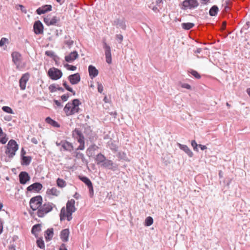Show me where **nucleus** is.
<instances>
[{"instance_id": "603ef678", "label": "nucleus", "mask_w": 250, "mask_h": 250, "mask_svg": "<svg viewBox=\"0 0 250 250\" xmlns=\"http://www.w3.org/2000/svg\"><path fill=\"white\" fill-rule=\"evenodd\" d=\"M116 39L118 41L119 43H121L123 40V36L121 34H117L115 36Z\"/></svg>"}, {"instance_id": "72a5a7b5", "label": "nucleus", "mask_w": 250, "mask_h": 250, "mask_svg": "<svg viewBox=\"0 0 250 250\" xmlns=\"http://www.w3.org/2000/svg\"><path fill=\"white\" fill-rule=\"evenodd\" d=\"M79 178L83 182L87 187L92 184L90 180L86 176H79Z\"/></svg>"}, {"instance_id": "0e129e2a", "label": "nucleus", "mask_w": 250, "mask_h": 250, "mask_svg": "<svg viewBox=\"0 0 250 250\" xmlns=\"http://www.w3.org/2000/svg\"><path fill=\"white\" fill-rule=\"evenodd\" d=\"M153 1H155L156 5L158 7H160L161 4L163 3L162 0H153Z\"/></svg>"}, {"instance_id": "2f4dec72", "label": "nucleus", "mask_w": 250, "mask_h": 250, "mask_svg": "<svg viewBox=\"0 0 250 250\" xmlns=\"http://www.w3.org/2000/svg\"><path fill=\"white\" fill-rule=\"evenodd\" d=\"M59 193V191H58V189L55 187H53L50 189H48L46 191L47 194L54 195L56 196H58Z\"/></svg>"}, {"instance_id": "4d7b16f0", "label": "nucleus", "mask_w": 250, "mask_h": 250, "mask_svg": "<svg viewBox=\"0 0 250 250\" xmlns=\"http://www.w3.org/2000/svg\"><path fill=\"white\" fill-rule=\"evenodd\" d=\"M51 21V19L50 18V17H49V16H47V17L44 18L43 21H44V23L48 26L50 25V24L49 23V22H50L49 21Z\"/></svg>"}, {"instance_id": "ea45409f", "label": "nucleus", "mask_w": 250, "mask_h": 250, "mask_svg": "<svg viewBox=\"0 0 250 250\" xmlns=\"http://www.w3.org/2000/svg\"><path fill=\"white\" fill-rule=\"evenodd\" d=\"M60 18H58L56 16H54L52 19H51L50 21H49V23L50 25H57L59 26L58 22L60 21Z\"/></svg>"}, {"instance_id": "5fc2aeb1", "label": "nucleus", "mask_w": 250, "mask_h": 250, "mask_svg": "<svg viewBox=\"0 0 250 250\" xmlns=\"http://www.w3.org/2000/svg\"><path fill=\"white\" fill-rule=\"evenodd\" d=\"M80 145L78 147V148L76 149V151L78 150H83L84 149V141L82 142L81 143H79Z\"/></svg>"}, {"instance_id": "de8ad7c7", "label": "nucleus", "mask_w": 250, "mask_h": 250, "mask_svg": "<svg viewBox=\"0 0 250 250\" xmlns=\"http://www.w3.org/2000/svg\"><path fill=\"white\" fill-rule=\"evenodd\" d=\"M117 156L120 159L123 160H125L126 157V154L125 152L121 151L118 152Z\"/></svg>"}, {"instance_id": "7c9ffc66", "label": "nucleus", "mask_w": 250, "mask_h": 250, "mask_svg": "<svg viewBox=\"0 0 250 250\" xmlns=\"http://www.w3.org/2000/svg\"><path fill=\"white\" fill-rule=\"evenodd\" d=\"M64 43L69 48H70L73 45L74 41L71 40L70 36H65L64 37Z\"/></svg>"}, {"instance_id": "a19ab883", "label": "nucleus", "mask_w": 250, "mask_h": 250, "mask_svg": "<svg viewBox=\"0 0 250 250\" xmlns=\"http://www.w3.org/2000/svg\"><path fill=\"white\" fill-rule=\"evenodd\" d=\"M62 85L67 90L71 92L73 95L76 94L75 91L67 84L66 81H63Z\"/></svg>"}, {"instance_id": "a18cd8bd", "label": "nucleus", "mask_w": 250, "mask_h": 250, "mask_svg": "<svg viewBox=\"0 0 250 250\" xmlns=\"http://www.w3.org/2000/svg\"><path fill=\"white\" fill-rule=\"evenodd\" d=\"M64 66L66 68V69L68 70H71V71H75L77 69V67L76 66H74V65H70V64H69L68 63H66L64 65Z\"/></svg>"}, {"instance_id": "e433bc0d", "label": "nucleus", "mask_w": 250, "mask_h": 250, "mask_svg": "<svg viewBox=\"0 0 250 250\" xmlns=\"http://www.w3.org/2000/svg\"><path fill=\"white\" fill-rule=\"evenodd\" d=\"M37 246L40 249H43L45 248L44 243L42 238H38L36 241Z\"/></svg>"}, {"instance_id": "6ab92c4d", "label": "nucleus", "mask_w": 250, "mask_h": 250, "mask_svg": "<svg viewBox=\"0 0 250 250\" xmlns=\"http://www.w3.org/2000/svg\"><path fill=\"white\" fill-rule=\"evenodd\" d=\"M52 10V6L51 5H44L36 10V13L38 15L43 14L47 12Z\"/></svg>"}, {"instance_id": "49530a36", "label": "nucleus", "mask_w": 250, "mask_h": 250, "mask_svg": "<svg viewBox=\"0 0 250 250\" xmlns=\"http://www.w3.org/2000/svg\"><path fill=\"white\" fill-rule=\"evenodd\" d=\"M48 89L50 92L53 93L57 91V87L55 84H52L49 85Z\"/></svg>"}, {"instance_id": "412c9836", "label": "nucleus", "mask_w": 250, "mask_h": 250, "mask_svg": "<svg viewBox=\"0 0 250 250\" xmlns=\"http://www.w3.org/2000/svg\"><path fill=\"white\" fill-rule=\"evenodd\" d=\"M62 147L65 151L71 152L73 149V146L72 143L66 141H62Z\"/></svg>"}, {"instance_id": "69168bd1", "label": "nucleus", "mask_w": 250, "mask_h": 250, "mask_svg": "<svg viewBox=\"0 0 250 250\" xmlns=\"http://www.w3.org/2000/svg\"><path fill=\"white\" fill-rule=\"evenodd\" d=\"M31 142L32 143H33V144H36H36H38V139H37L36 138H35V137H33V138H32L31 139Z\"/></svg>"}, {"instance_id": "c85d7f7f", "label": "nucleus", "mask_w": 250, "mask_h": 250, "mask_svg": "<svg viewBox=\"0 0 250 250\" xmlns=\"http://www.w3.org/2000/svg\"><path fill=\"white\" fill-rule=\"evenodd\" d=\"M32 157L31 156H24L21 158V164L22 166H28L31 161H32Z\"/></svg>"}, {"instance_id": "c9c22d12", "label": "nucleus", "mask_w": 250, "mask_h": 250, "mask_svg": "<svg viewBox=\"0 0 250 250\" xmlns=\"http://www.w3.org/2000/svg\"><path fill=\"white\" fill-rule=\"evenodd\" d=\"M75 157L78 159H80L82 160V161L86 164L88 163V161L85 159L84 155L80 152H76V156Z\"/></svg>"}, {"instance_id": "e2e57ef3", "label": "nucleus", "mask_w": 250, "mask_h": 250, "mask_svg": "<svg viewBox=\"0 0 250 250\" xmlns=\"http://www.w3.org/2000/svg\"><path fill=\"white\" fill-rule=\"evenodd\" d=\"M7 141V138L5 136L0 138V143L2 144H5Z\"/></svg>"}, {"instance_id": "473e14b6", "label": "nucleus", "mask_w": 250, "mask_h": 250, "mask_svg": "<svg viewBox=\"0 0 250 250\" xmlns=\"http://www.w3.org/2000/svg\"><path fill=\"white\" fill-rule=\"evenodd\" d=\"M218 7L217 5L212 6L209 11V14L211 16H215L217 15L218 12Z\"/></svg>"}, {"instance_id": "c03bdc74", "label": "nucleus", "mask_w": 250, "mask_h": 250, "mask_svg": "<svg viewBox=\"0 0 250 250\" xmlns=\"http://www.w3.org/2000/svg\"><path fill=\"white\" fill-rule=\"evenodd\" d=\"M2 109L3 111L9 113V114H13V111L12 108L9 106H4L2 107Z\"/></svg>"}, {"instance_id": "a211bd4d", "label": "nucleus", "mask_w": 250, "mask_h": 250, "mask_svg": "<svg viewBox=\"0 0 250 250\" xmlns=\"http://www.w3.org/2000/svg\"><path fill=\"white\" fill-rule=\"evenodd\" d=\"M75 201L74 199L68 200L66 205V211L68 213L74 212L76 211L75 207Z\"/></svg>"}, {"instance_id": "dca6fc26", "label": "nucleus", "mask_w": 250, "mask_h": 250, "mask_svg": "<svg viewBox=\"0 0 250 250\" xmlns=\"http://www.w3.org/2000/svg\"><path fill=\"white\" fill-rule=\"evenodd\" d=\"M73 212L68 213L66 211L65 207H62L61 210L60 212V219L61 221L65 220V217L67 218V220L70 221L72 219V214Z\"/></svg>"}, {"instance_id": "bf43d9fd", "label": "nucleus", "mask_w": 250, "mask_h": 250, "mask_svg": "<svg viewBox=\"0 0 250 250\" xmlns=\"http://www.w3.org/2000/svg\"><path fill=\"white\" fill-rule=\"evenodd\" d=\"M17 6L20 8V9L22 13H24V14L27 13V10L26 9V8H25V7L23 5H22L21 4H19Z\"/></svg>"}, {"instance_id": "ddd939ff", "label": "nucleus", "mask_w": 250, "mask_h": 250, "mask_svg": "<svg viewBox=\"0 0 250 250\" xmlns=\"http://www.w3.org/2000/svg\"><path fill=\"white\" fill-rule=\"evenodd\" d=\"M30 75L28 73L23 74L20 79L19 85L21 90H24L26 87V84L29 79Z\"/></svg>"}, {"instance_id": "39448f33", "label": "nucleus", "mask_w": 250, "mask_h": 250, "mask_svg": "<svg viewBox=\"0 0 250 250\" xmlns=\"http://www.w3.org/2000/svg\"><path fill=\"white\" fill-rule=\"evenodd\" d=\"M42 202V198L41 195H37L30 199L29 205L33 210H38Z\"/></svg>"}, {"instance_id": "bb28decb", "label": "nucleus", "mask_w": 250, "mask_h": 250, "mask_svg": "<svg viewBox=\"0 0 250 250\" xmlns=\"http://www.w3.org/2000/svg\"><path fill=\"white\" fill-rule=\"evenodd\" d=\"M41 231V225L37 224L34 225L31 229L32 233L35 236L36 238H38V233Z\"/></svg>"}, {"instance_id": "cd10ccee", "label": "nucleus", "mask_w": 250, "mask_h": 250, "mask_svg": "<svg viewBox=\"0 0 250 250\" xmlns=\"http://www.w3.org/2000/svg\"><path fill=\"white\" fill-rule=\"evenodd\" d=\"M99 147L95 144L91 145L86 150L87 155L91 156L94 154V151L98 149Z\"/></svg>"}, {"instance_id": "f03ea898", "label": "nucleus", "mask_w": 250, "mask_h": 250, "mask_svg": "<svg viewBox=\"0 0 250 250\" xmlns=\"http://www.w3.org/2000/svg\"><path fill=\"white\" fill-rule=\"evenodd\" d=\"M19 145L14 140L11 139L8 143L6 146V149L5 153L8 155L9 158H13L16 152L18 150Z\"/></svg>"}, {"instance_id": "423d86ee", "label": "nucleus", "mask_w": 250, "mask_h": 250, "mask_svg": "<svg viewBox=\"0 0 250 250\" xmlns=\"http://www.w3.org/2000/svg\"><path fill=\"white\" fill-rule=\"evenodd\" d=\"M48 76L52 80L60 79L62 76V71L57 68H50L47 72Z\"/></svg>"}, {"instance_id": "680f3d73", "label": "nucleus", "mask_w": 250, "mask_h": 250, "mask_svg": "<svg viewBox=\"0 0 250 250\" xmlns=\"http://www.w3.org/2000/svg\"><path fill=\"white\" fill-rule=\"evenodd\" d=\"M53 102L55 104L58 106V107H62V103H61L60 101H58V100H55L54 99L53 100Z\"/></svg>"}, {"instance_id": "9d476101", "label": "nucleus", "mask_w": 250, "mask_h": 250, "mask_svg": "<svg viewBox=\"0 0 250 250\" xmlns=\"http://www.w3.org/2000/svg\"><path fill=\"white\" fill-rule=\"evenodd\" d=\"M72 137L79 143L84 141V137L82 131L78 128H75L72 133Z\"/></svg>"}, {"instance_id": "b1692460", "label": "nucleus", "mask_w": 250, "mask_h": 250, "mask_svg": "<svg viewBox=\"0 0 250 250\" xmlns=\"http://www.w3.org/2000/svg\"><path fill=\"white\" fill-rule=\"evenodd\" d=\"M178 146H179L180 149L183 150L187 154V155L189 157H193V152L191 151V150L189 149V148L187 145L178 144Z\"/></svg>"}, {"instance_id": "79ce46f5", "label": "nucleus", "mask_w": 250, "mask_h": 250, "mask_svg": "<svg viewBox=\"0 0 250 250\" xmlns=\"http://www.w3.org/2000/svg\"><path fill=\"white\" fill-rule=\"evenodd\" d=\"M153 223V219L151 216L146 217L145 221V225L146 226H150Z\"/></svg>"}, {"instance_id": "3c124183", "label": "nucleus", "mask_w": 250, "mask_h": 250, "mask_svg": "<svg viewBox=\"0 0 250 250\" xmlns=\"http://www.w3.org/2000/svg\"><path fill=\"white\" fill-rule=\"evenodd\" d=\"M89 189V193L90 197H92L94 195V189L93 187V185L91 184V185L87 187Z\"/></svg>"}, {"instance_id": "a878e982", "label": "nucleus", "mask_w": 250, "mask_h": 250, "mask_svg": "<svg viewBox=\"0 0 250 250\" xmlns=\"http://www.w3.org/2000/svg\"><path fill=\"white\" fill-rule=\"evenodd\" d=\"M54 235V230L53 228L48 229L44 232V237L46 241L51 240Z\"/></svg>"}, {"instance_id": "f3484780", "label": "nucleus", "mask_w": 250, "mask_h": 250, "mask_svg": "<svg viewBox=\"0 0 250 250\" xmlns=\"http://www.w3.org/2000/svg\"><path fill=\"white\" fill-rule=\"evenodd\" d=\"M68 80L72 84H76L81 81L80 75L79 73L71 74L68 77Z\"/></svg>"}, {"instance_id": "09e8293b", "label": "nucleus", "mask_w": 250, "mask_h": 250, "mask_svg": "<svg viewBox=\"0 0 250 250\" xmlns=\"http://www.w3.org/2000/svg\"><path fill=\"white\" fill-rule=\"evenodd\" d=\"M191 144L194 150L198 152V149L197 147H198V146H199V145L197 144L195 140H192L191 141Z\"/></svg>"}, {"instance_id": "864d4df0", "label": "nucleus", "mask_w": 250, "mask_h": 250, "mask_svg": "<svg viewBox=\"0 0 250 250\" xmlns=\"http://www.w3.org/2000/svg\"><path fill=\"white\" fill-rule=\"evenodd\" d=\"M97 85H98V87H97L98 91L99 93H101L103 91V89H104L103 85L101 83H98Z\"/></svg>"}, {"instance_id": "338daca9", "label": "nucleus", "mask_w": 250, "mask_h": 250, "mask_svg": "<svg viewBox=\"0 0 250 250\" xmlns=\"http://www.w3.org/2000/svg\"><path fill=\"white\" fill-rule=\"evenodd\" d=\"M8 249L9 250H16V246L14 244H10L8 246Z\"/></svg>"}, {"instance_id": "7ed1b4c3", "label": "nucleus", "mask_w": 250, "mask_h": 250, "mask_svg": "<svg viewBox=\"0 0 250 250\" xmlns=\"http://www.w3.org/2000/svg\"><path fill=\"white\" fill-rule=\"evenodd\" d=\"M55 207L54 204L50 202L45 203L43 205L42 204L37 211V214L39 217L42 218L46 214L50 212L53 209V207Z\"/></svg>"}, {"instance_id": "0eeeda50", "label": "nucleus", "mask_w": 250, "mask_h": 250, "mask_svg": "<svg viewBox=\"0 0 250 250\" xmlns=\"http://www.w3.org/2000/svg\"><path fill=\"white\" fill-rule=\"evenodd\" d=\"M199 5L197 0H184L181 4V9L183 10L193 9Z\"/></svg>"}, {"instance_id": "20e7f679", "label": "nucleus", "mask_w": 250, "mask_h": 250, "mask_svg": "<svg viewBox=\"0 0 250 250\" xmlns=\"http://www.w3.org/2000/svg\"><path fill=\"white\" fill-rule=\"evenodd\" d=\"M12 61L16 66L17 69L21 70L25 66V63H21L22 56L18 52L15 51L12 53Z\"/></svg>"}, {"instance_id": "8fccbe9b", "label": "nucleus", "mask_w": 250, "mask_h": 250, "mask_svg": "<svg viewBox=\"0 0 250 250\" xmlns=\"http://www.w3.org/2000/svg\"><path fill=\"white\" fill-rule=\"evenodd\" d=\"M45 54L46 56H49L51 58H54L56 56L54 52L51 50L46 51L45 52Z\"/></svg>"}, {"instance_id": "aec40b11", "label": "nucleus", "mask_w": 250, "mask_h": 250, "mask_svg": "<svg viewBox=\"0 0 250 250\" xmlns=\"http://www.w3.org/2000/svg\"><path fill=\"white\" fill-rule=\"evenodd\" d=\"M79 56L78 52L74 51L71 52L68 55L65 56V60L68 62H72L75 60Z\"/></svg>"}, {"instance_id": "f704fd0d", "label": "nucleus", "mask_w": 250, "mask_h": 250, "mask_svg": "<svg viewBox=\"0 0 250 250\" xmlns=\"http://www.w3.org/2000/svg\"><path fill=\"white\" fill-rule=\"evenodd\" d=\"M182 27L185 30H189L194 27V24L191 22H184L181 24Z\"/></svg>"}, {"instance_id": "393cba45", "label": "nucleus", "mask_w": 250, "mask_h": 250, "mask_svg": "<svg viewBox=\"0 0 250 250\" xmlns=\"http://www.w3.org/2000/svg\"><path fill=\"white\" fill-rule=\"evenodd\" d=\"M106 159V157L101 153L98 154L95 157V161H96L97 164L98 165H100L101 167Z\"/></svg>"}, {"instance_id": "5701e85b", "label": "nucleus", "mask_w": 250, "mask_h": 250, "mask_svg": "<svg viewBox=\"0 0 250 250\" xmlns=\"http://www.w3.org/2000/svg\"><path fill=\"white\" fill-rule=\"evenodd\" d=\"M69 230L68 229H62L60 234L61 239L63 242H67L68 241Z\"/></svg>"}, {"instance_id": "c756f323", "label": "nucleus", "mask_w": 250, "mask_h": 250, "mask_svg": "<svg viewBox=\"0 0 250 250\" xmlns=\"http://www.w3.org/2000/svg\"><path fill=\"white\" fill-rule=\"evenodd\" d=\"M45 122L48 124L51 125L52 126L56 127H60V125L56 121H54V120L52 119L50 117H47L45 119Z\"/></svg>"}, {"instance_id": "4be33fe9", "label": "nucleus", "mask_w": 250, "mask_h": 250, "mask_svg": "<svg viewBox=\"0 0 250 250\" xmlns=\"http://www.w3.org/2000/svg\"><path fill=\"white\" fill-rule=\"evenodd\" d=\"M88 72L89 77L91 79H93L95 78L99 73L98 70L96 69V68L93 66L92 65H90L88 66Z\"/></svg>"}, {"instance_id": "f8f14e48", "label": "nucleus", "mask_w": 250, "mask_h": 250, "mask_svg": "<svg viewBox=\"0 0 250 250\" xmlns=\"http://www.w3.org/2000/svg\"><path fill=\"white\" fill-rule=\"evenodd\" d=\"M112 24L113 26H115L118 28H120L124 30L126 29V26L124 19H116L112 22Z\"/></svg>"}, {"instance_id": "6e6552de", "label": "nucleus", "mask_w": 250, "mask_h": 250, "mask_svg": "<svg viewBox=\"0 0 250 250\" xmlns=\"http://www.w3.org/2000/svg\"><path fill=\"white\" fill-rule=\"evenodd\" d=\"M102 167L113 171L118 169V165L108 159H106L105 162L102 164Z\"/></svg>"}, {"instance_id": "4c0bfd02", "label": "nucleus", "mask_w": 250, "mask_h": 250, "mask_svg": "<svg viewBox=\"0 0 250 250\" xmlns=\"http://www.w3.org/2000/svg\"><path fill=\"white\" fill-rule=\"evenodd\" d=\"M57 186L60 188L65 187L66 185V182L62 179L58 178L56 181Z\"/></svg>"}, {"instance_id": "2eb2a0df", "label": "nucleus", "mask_w": 250, "mask_h": 250, "mask_svg": "<svg viewBox=\"0 0 250 250\" xmlns=\"http://www.w3.org/2000/svg\"><path fill=\"white\" fill-rule=\"evenodd\" d=\"M19 177L20 182L22 185L25 184L30 179V176L26 171L21 172L19 174Z\"/></svg>"}, {"instance_id": "9b49d317", "label": "nucleus", "mask_w": 250, "mask_h": 250, "mask_svg": "<svg viewBox=\"0 0 250 250\" xmlns=\"http://www.w3.org/2000/svg\"><path fill=\"white\" fill-rule=\"evenodd\" d=\"M33 30L36 35L43 34V25L40 21H37L34 22L33 25Z\"/></svg>"}, {"instance_id": "052dcab7", "label": "nucleus", "mask_w": 250, "mask_h": 250, "mask_svg": "<svg viewBox=\"0 0 250 250\" xmlns=\"http://www.w3.org/2000/svg\"><path fill=\"white\" fill-rule=\"evenodd\" d=\"M69 95L68 93L63 94V95H62L61 96V99L62 101L65 102V101H67V100L69 98Z\"/></svg>"}, {"instance_id": "4468645a", "label": "nucleus", "mask_w": 250, "mask_h": 250, "mask_svg": "<svg viewBox=\"0 0 250 250\" xmlns=\"http://www.w3.org/2000/svg\"><path fill=\"white\" fill-rule=\"evenodd\" d=\"M42 188V184L39 182H36L28 186L27 188V190L29 192L34 191L39 192Z\"/></svg>"}, {"instance_id": "13d9d810", "label": "nucleus", "mask_w": 250, "mask_h": 250, "mask_svg": "<svg viewBox=\"0 0 250 250\" xmlns=\"http://www.w3.org/2000/svg\"><path fill=\"white\" fill-rule=\"evenodd\" d=\"M181 87L183 88H186L187 89H189V90L191 89V86L189 84L186 83H182Z\"/></svg>"}, {"instance_id": "6e6d98bb", "label": "nucleus", "mask_w": 250, "mask_h": 250, "mask_svg": "<svg viewBox=\"0 0 250 250\" xmlns=\"http://www.w3.org/2000/svg\"><path fill=\"white\" fill-rule=\"evenodd\" d=\"M8 41V39L5 38H2L0 40V46L2 47L3 45L7 42Z\"/></svg>"}, {"instance_id": "1a4fd4ad", "label": "nucleus", "mask_w": 250, "mask_h": 250, "mask_svg": "<svg viewBox=\"0 0 250 250\" xmlns=\"http://www.w3.org/2000/svg\"><path fill=\"white\" fill-rule=\"evenodd\" d=\"M103 48L104 49L106 62L107 63L110 64L112 62L111 48L105 41L103 42Z\"/></svg>"}, {"instance_id": "58836bf2", "label": "nucleus", "mask_w": 250, "mask_h": 250, "mask_svg": "<svg viewBox=\"0 0 250 250\" xmlns=\"http://www.w3.org/2000/svg\"><path fill=\"white\" fill-rule=\"evenodd\" d=\"M83 127L84 128L83 132L86 135H88L91 134L92 130L91 129V127L89 125L87 124H85L83 125Z\"/></svg>"}, {"instance_id": "37998d69", "label": "nucleus", "mask_w": 250, "mask_h": 250, "mask_svg": "<svg viewBox=\"0 0 250 250\" xmlns=\"http://www.w3.org/2000/svg\"><path fill=\"white\" fill-rule=\"evenodd\" d=\"M188 72V73H190L192 76H193L195 78L197 79H199L201 78V75L196 70L190 69Z\"/></svg>"}, {"instance_id": "f257e3e1", "label": "nucleus", "mask_w": 250, "mask_h": 250, "mask_svg": "<svg viewBox=\"0 0 250 250\" xmlns=\"http://www.w3.org/2000/svg\"><path fill=\"white\" fill-rule=\"evenodd\" d=\"M81 104V102L78 99H73L71 103L68 102L66 104L63 108V111L67 116L78 113L81 111L79 106Z\"/></svg>"}, {"instance_id": "774afa93", "label": "nucleus", "mask_w": 250, "mask_h": 250, "mask_svg": "<svg viewBox=\"0 0 250 250\" xmlns=\"http://www.w3.org/2000/svg\"><path fill=\"white\" fill-rule=\"evenodd\" d=\"M59 250H67L64 244H62L60 247Z\"/></svg>"}]
</instances>
